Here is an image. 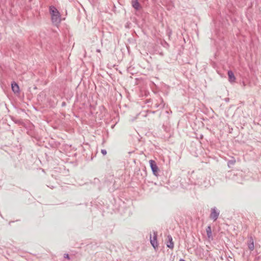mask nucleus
I'll return each mask as SVG.
<instances>
[{
	"instance_id": "f257e3e1",
	"label": "nucleus",
	"mask_w": 261,
	"mask_h": 261,
	"mask_svg": "<svg viewBox=\"0 0 261 261\" xmlns=\"http://www.w3.org/2000/svg\"><path fill=\"white\" fill-rule=\"evenodd\" d=\"M49 12L51 15V20L53 24L58 26L61 21V15L59 11L53 5L49 6Z\"/></svg>"
},
{
	"instance_id": "f03ea898",
	"label": "nucleus",
	"mask_w": 261,
	"mask_h": 261,
	"mask_svg": "<svg viewBox=\"0 0 261 261\" xmlns=\"http://www.w3.org/2000/svg\"><path fill=\"white\" fill-rule=\"evenodd\" d=\"M153 238L152 237L151 234H150V242L154 249L155 250H157L159 246V244L157 241L158 232L157 231H153Z\"/></svg>"
},
{
	"instance_id": "7ed1b4c3",
	"label": "nucleus",
	"mask_w": 261,
	"mask_h": 261,
	"mask_svg": "<svg viewBox=\"0 0 261 261\" xmlns=\"http://www.w3.org/2000/svg\"><path fill=\"white\" fill-rule=\"evenodd\" d=\"M149 164L153 174L156 176H158L159 175L160 170L156 165V162L154 160H150L149 161Z\"/></svg>"
},
{
	"instance_id": "20e7f679",
	"label": "nucleus",
	"mask_w": 261,
	"mask_h": 261,
	"mask_svg": "<svg viewBox=\"0 0 261 261\" xmlns=\"http://www.w3.org/2000/svg\"><path fill=\"white\" fill-rule=\"evenodd\" d=\"M219 214V211L218 210L216 207H214L211 208L210 218L213 220L214 221H215L218 218Z\"/></svg>"
},
{
	"instance_id": "39448f33",
	"label": "nucleus",
	"mask_w": 261,
	"mask_h": 261,
	"mask_svg": "<svg viewBox=\"0 0 261 261\" xmlns=\"http://www.w3.org/2000/svg\"><path fill=\"white\" fill-rule=\"evenodd\" d=\"M11 88L12 91L15 94H19L20 93V89L17 83H16L15 82L13 81L11 83Z\"/></svg>"
},
{
	"instance_id": "423d86ee",
	"label": "nucleus",
	"mask_w": 261,
	"mask_h": 261,
	"mask_svg": "<svg viewBox=\"0 0 261 261\" xmlns=\"http://www.w3.org/2000/svg\"><path fill=\"white\" fill-rule=\"evenodd\" d=\"M131 4L136 10H139L142 8L138 0H131Z\"/></svg>"
},
{
	"instance_id": "0eeeda50",
	"label": "nucleus",
	"mask_w": 261,
	"mask_h": 261,
	"mask_svg": "<svg viewBox=\"0 0 261 261\" xmlns=\"http://www.w3.org/2000/svg\"><path fill=\"white\" fill-rule=\"evenodd\" d=\"M168 241L167 242L166 245L167 247L173 249L174 247V243L173 242L172 238L171 235H168L167 236Z\"/></svg>"
},
{
	"instance_id": "6e6552de",
	"label": "nucleus",
	"mask_w": 261,
	"mask_h": 261,
	"mask_svg": "<svg viewBox=\"0 0 261 261\" xmlns=\"http://www.w3.org/2000/svg\"><path fill=\"white\" fill-rule=\"evenodd\" d=\"M248 247L250 250L252 251L254 250V241L252 237H250L248 240Z\"/></svg>"
},
{
	"instance_id": "1a4fd4ad",
	"label": "nucleus",
	"mask_w": 261,
	"mask_h": 261,
	"mask_svg": "<svg viewBox=\"0 0 261 261\" xmlns=\"http://www.w3.org/2000/svg\"><path fill=\"white\" fill-rule=\"evenodd\" d=\"M236 77L232 71L229 70V83H232L235 82Z\"/></svg>"
},
{
	"instance_id": "9d476101",
	"label": "nucleus",
	"mask_w": 261,
	"mask_h": 261,
	"mask_svg": "<svg viewBox=\"0 0 261 261\" xmlns=\"http://www.w3.org/2000/svg\"><path fill=\"white\" fill-rule=\"evenodd\" d=\"M206 234H207L208 238H209V239L211 238L212 237V229H211V226L209 225L206 227Z\"/></svg>"
},
{
	"instance_id": "9b49d317",
	"label": "nucleus",
	"mask_w": 261,
	"mask_h": 261,
	"mask_svg": "<svg viewBox=\"0 0 261 261\" xmlns=\"http://www.w3.org/2000/svg\"><path fill=\"white\" fill-rule=\"evenodd\" d=\"M161 101L162 103L160 104L156 103L155 107H156V108L160 107L161 108H163L164 107L165 104L163 103V100L162 98L161 99Z\"/></svg>"
},
{
	"instance_id": "f8f14e48",
	"label": "nucleus",
	"mask_w": 261,
	"mask_h": 261,
	"mask_svg": "<svg viewBox=\"0 0 261 261\" xmlns=\"http://www.w3.org/2000/svg\"><path fill=\"white\" fill-rule=\"evenodd\" d=\"M166 33H167V35H168V36L169 37V38H170L172 33V30L170 28H168L166 31Z\"/></svg>"
},
{
	"instance_id": "ddd939ff",
	"label": "nucleus",
	"mask_w": 261,
	"mask_h": 261,
	"mask_svg": "<svg viewBox=\"0 0 261 261\" xmlns=\"http://www.w3.org/2000/svg\"><path fill=\"white\" fill-rule=\"evenodd\" d=\"M12 120L15 122V123L16 124H22V122H21L20 120H16V119H14L13 118L12 119Z\"/></svg>"
},
{
	"instance_id": "4468645a",
	"label": "nucleus",
	"mask_w": 261,
	"mask_h": 261,
	"mask_svg": "<svg viewBox=\"0 0 261 261\" xmlns=\"http://www.w3.org/2000/svg\"><path fill=\"white\" fill-rule=\"evenodd\" d=\"M235 162L236 160H234V158L231 156L230 159H229V164H233Z\"/></svg>"
},
{
	"instance_id": "2eb2a0df",
	"label": "nucleus",
	"mask_w": 261,
	"mask_h": 261,
	"mask_svg": "<svg viewBox=\"0 0 261 261\" xmlns=\"http://www.w3.org/2000/svg\"><path fill=\"white\" fill-rule=\"evenodd\" d=\"M64 257L65 258H66V259H70V257H69V255L68 253H65L64 254Z\"/></svg>"
},
{
	"instance_id": "dca6fc26",
	"label": "nucleus",
	"mask_w": 261,
	"mask_h": 261,
	"mask_svg": "<svg viewBox=\"0 0 261 261\" xmlns=\"http://www.w3.org/2000/svg\"><path fill=\"white\" fill-rule=\"evenodd\" d=\"M101 152L103 155H106L107 153V150L106 149H101Z\"/></svg>"
},
{
	"instance_id": "f3484780",
	"label": "nucleus",
	"mask_w": 261,
	"mask_h": 261,
	"mask_svg": "<svg viewBox=\"0 0 261 261\" xmlns=\"http://www.w3.org/2000/svg\"><path fill=\"white\" fill-rule=\"evenodd\" d=\"M48 187H49L51 189H54L55 188V187L52 186V185H47Z\"/></svg>"
},
{
	"instance_id": "a211bd4d",
	"label": "nucleus",
	"mask_w": 261,
	"mask_h": 261,
	"mask_svg": "<svg viewBox=\"0 0 261 261\" xmlns=\"http://www.w3.org/2000/svg\"><path fill=\"white\" fill-rule=\"evenodd\" d=\"M165 45H166L168 46H169V44L166 41H165Z\"/></svg>"
},
{
	"instance_id": "6ab92c4d",
	"label": "nucleus",
	"mask_w": 261,
	"mask_h": 261,
	"mask_svg": "<svg viewBox=\"0 0 261 261\" xmlns=\"http://www.w3.org/2000/svg\"><path fill=\"white\" fill-rule=\"evenodd\" d=\"M179 261H186V260H185V259H182V258H180V259H179Z\"/></svg>"
},
{
	"instance_id": "aec40b11",
	"label": "nucleus",
	"mask_w": 261,
	"mask_h": 261,
	"mask_svg": "<svg viewBox=\"0 0 261 261\" xmlns=\"http://www.w3.org/2000/svg\"><path fill=\"white\" fill-rule=\"evenodd\" d=\"M225 99L226 101H229L228 98H226Z\"/></svg>"
},
{
	"instance_id": "412c9836",
	"label": "nucleus",
	"mask_w": 261,
	"mask_h": 261,
	"mask_svg": "<svg viewBox=\"0 0 261 261\" xmlns=\"http://www.w3.org/2000/svg\"><path fill=\"white\" fill-rule=\"evenodd\" d=\"M65 102H63L62 104V106H65Z\"/></svg>"
},
{
	"instance_id": "4be33fe9",
	"label": "nucleus",
	"mask_w": 261,
	"mask_h": 261,
	"mask_svg": "<svg viewBox=\"0 0 261 261\" xmlns=\"http://www.w3.org/2000/svg\"><path fill=\"white\" fill-rule=\"evenodd\" d=\"M226 72H227V75H228V70H227Z\"/></svg>"
},
{
	"instance_id": "5701e85b",
	"label": "nucleus",
	"mask_w": 261,
	"mask_h": 261,
	"mask_svg": "<svg viewBox=\"0 0 261 261\" xmlns=\"http://www.w3.org/2000/svg\"><path fill=\"white\" fill-rule=\"evenodd\" d=\"M97 51L99 52V51H100V50H99V49H97Z\"/></svg>"
},
{
	"instance_id": "b1692460",
	"label": "nucleus",
	"mask_w": 261,
	"mask_h": 261,
	"mask_svg": "<svg viewBox=\"0 0 261 261\" xmlns=\"http://www.w3.org/2000/svg\"><path fill=\"white\" fill-rule=\"evenodd\" d=\"M11 222H13V221L9 222V224H10Z\"/></svg>"
},
{
	"instance_id": "393cba45",
	"label": "nucleus",
	"mask_w": 261,
	"mask_h": 261,
	"mask_svg": "<svg viewBox=\"0 0 261 261\" xmlns=\"http://www.w3.org/2000/svg\"><path fill=\"white\" fill-rule=\"evenodd\" d=\"M32 0H29L30 2H31Z\"/></svg>"
}]
</instances>
